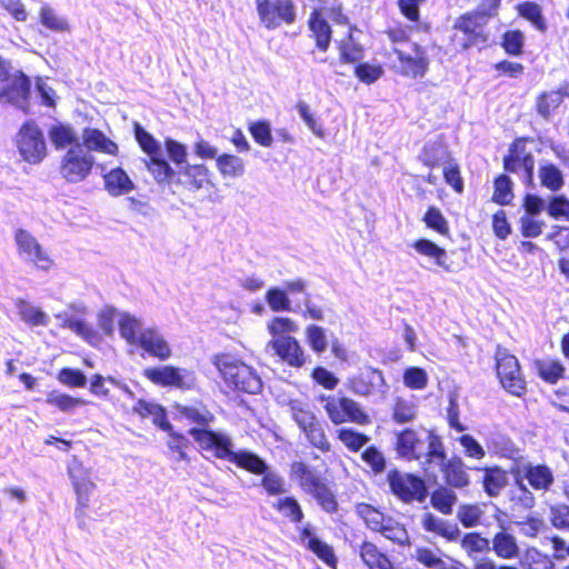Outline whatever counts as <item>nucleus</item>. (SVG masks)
Returning a JSON list of instances; mask_svg holds the SVG:
<instances>
[{
    "mask_svg": "<svg viewBox=\"0 0 569 569\" xmlns=\"http://www.w3.org/2000/svg\"><path fill=\"white\" fill-rule=\"evenodd\" d=\"M426 227L442 237L450 236V226L441 210L436 206H429L422 217Z\"/></svg>",
    "mask_w": 569,
    "mask_h": 569,
    "instance_id": "nucleus-53",
    "label": "nucleus"
},
{
    "mask_svg": "<svg viewBox=\"0 0 569 569\" xmlns=\"http://www.w3.org/2000/svg\"><path fill=\"white\" fill-rule=\"evenodd\" d=\"M119 332L129 345L138 346L143 330L138 319L129 315H123L119 321Z\"/></svg>",
    "mask_w": 569,
    "mask_h": 569,
    "instance_id": "nucleus-60",
    "label": "nucleus"
},
{
    "mask_svg": "<svg viewBox=\"0 0 569 569\" xmlns=\"http://www.w3.org/2000/svg\"><path fill=\"white\" fill-rule=\"evenodd\" d=\"M31 82L22 71H17L10 83L0 89V99H6L12 104H26L29 100Z\"/></svg>",
    "mask_w": 569,
    "mask_h": 569,
    "instance_id": "nucleus-30",
    "label": "nucleus"
},
{
    "mask_svg": "<svg viewBox=\"0 0 569 569\" xmlns=\"http://www.w3.org/2000/svg\"><path fill=\"white\" fill-rule=\"evenodd\" d=\"M512 479L523 481L531 490L546 493L555 485V475L552 469L546 463H521L516 461L509 470Z\"/></svg>",
    "mask_w": 569,
    "mask_h": 569,
    "instance_id": "nucleus-15",
    "label": "nucleus"
},
{
    "mask_svg": "<svg viewBox=\"0 0 569 569\" xmlns=\"http://www.w3.org/2000/svg\"><path fill=\"white\" fill-rule=\"evenodd\" d=\"M423 439L412 428H405L396 433L395 450L399 458L407 461H420L423 453Z\"/></svg>",
    "mask_w": 569,
    "mask_h": 569,
    "instance_id": "nucleus-23",
    "label": "nucleus"
},
{
    "mask_svg": "<svg viewBox=\"0 0 569 569\" xmlns=\"http://www.w3.org/2000/svg\"><path fill=\"white\" fill-rule=\"evenodd\" d=\"M356 29L355 26L350 27L348 33V41H342L338 46L339 49V59L342 63L350 64L360 61L363 58V48L361 44L356 43L352 37V30Z\"/></svg>",
    "mask_w": 569,
    "mask_h": 569,
    "instance_id": "nucleus-54",
    "label": "nucleus"
},
{
    "mask_svg": "<svg viewBox=\"0 0 569 569\" xmlns=\"http://www.w3.org/2000/svg\"><path fill=\"white\" fill-rule=\"evenodd\" d=\"M500 47L507 56H522L525 52V33L519 29L505 31L500 37Z\"/></svg>",
    "mask_w": 569,
    "mask_h": 569,
    "instance_id": "nucleus-52",
    "label": "nucleus"
},
{
    "mask_svg": "<svg viewBox=\"0 0 569 569\" xmlns=\"http://www.w3.org/2000/svg\"><path fill=\"white\" fill-rule=\"evenodd\" d=\"M483 511L478 503H463L457 511V519L463 528H475L481 523Z\"/></svg>",
    "mask_w": 569,
    "mask_h": 569,
    "instance_id": "nucleus-62",
    "label": "nucleus"
},
{
    "mask_svg": "<svg viewBox=\"0 0 569 569\" xmlns=\"http://www.w3.org/2000/svg\"><path fill=\"white\" fill-rule=\"evenodd\" d=\"M94 164V157L82 146H76L68 148L61 156L58 173L66 183L78 184L91 176Z\"/></svg>",
    "mask_w": 569,
    "mask_h": 569,
    "instance_id": "nucleus-11",
    "label": "nucleus"
},
{
    "mask_svg": "<svg viewBox=\"0 0 569 569\" xmlns=\"http://www.w3.org/2000/svg\"><path fill=\"white\" fill-rule=\"evenodd\" d=\"M460 547L470 559L478 555H486L490 551V539L483 537L479 531H469L460 538Z\"/></svg>",
    "mask_w": 569,
    "mask_h": 569,
    "instance_id": "nucleus-45",
    "label": "nucleus"
},
{
    "mask_svg": "<svg viewBox=\"0 0 569 569\" xmlns=\"http://www.w3.org/2000/svg\"><path fill=\"white\" fill-rule=\"evenodd\" d=\"M426 460L421 462L425 476L436 478L433 463L439 466L443 485L456 490H466L471 486L470 468L459 455L447 456L442 439L430 431L427 437Z\"/></svg>",
    "mask_w": 569,
    "mask_h": 569,
    "instance_id": "nucleus-1",
    "label": "nucleus"
},
{
    "mask_svg": "<svg viewBox=\"0 0 569 569\" xmlns=\"http://www.w3.org/2000/svg\"><path fill=\"white\" fill-rule=\"evenodd\" d=\"M293 419L313 448L319 449L321 452L330 451L331 445L326 432L320 421L310 410L297 409L293 412Z\"/></svg>",
    "mask_w": 569,
    "mask_h": 569,
    "instance_id": "nucleus-20",
    "label": "nucleus"
},
{
    "mask_svg": "<svg viewBox=\"0 0 569 569\" xmlns=\"http://www.w3.org/2000/svg\"><path fill=\"white\" fill-rule=\"evenodd\" d=\"M319 401L323 405V410L335 426L343 423H355L358 426H368L371 422L370 416L365 411L360 403L347 396L322 395Z\"/></svg>",
    "mask_w": 569,
    "mask_h": 569,
    "instance_id": "nucleus-10",
    "label": "nucleus"
},
{
    "mask_svg": "<svg viewBox=\"0 0 569 569\" xmlns=\"http://www.w3.org/2000/svg\"><path fill=\"white\" fill-rule=\"evenodd\" d=\"M272 508L291 523H300L305 519L303 509L295 496L278 498L273 502Z\"/></svg>",
    "mask_w": 569,
    "mask_h": 569,
    "instance_id": "nucleus-44",
    "label": "nucleus"
},
{
    "mask_svg": "<svg viewBox=\"0 0 569 569\" xmlns=\"http://www.w3.org/2000/svg\"><path fill=\"white\" fill-rule=\"evenodd\" d=\"M528 137L516 138L508 147V152L502 159L503 170L509 173H516L521 167L523 170L525 182L532 183L535 159L530 152L526 151Z\"/></svg>",
    "mask_w": 569,
    "mask_h": 569,
    "instance_id": "nucleus-18",
    "label": "nucleus"
},
{
    "mask_svg": "<svg viewBox=\"0 0 569 569\" xmlns=\"http://www.w3.org/2000/svg\"><path fill=\"white\" fill-rule=\"evenodd\" d=\"M142 375L151 383L162 388L188 390L196 385V377L192 371L174 366L146 368Z\"/></svg>",
    "mask_w": 569,
    "mask_h": 569,
    "instance_id": "nucleus-16",
    "label": "nucleus"
},
{
    "mask_svg": "<svg viewBox=\"0 0 569 569\" xmlns=\"http://www.w3.org/2000/svg\"><path fill=\"white\" fill-rule=\"evenodd\" d=\"M172 409L176 419L187 421L192 428H208L216 420V416L202 400L191 403L174 402Z\"/></svg>",
    "mask_w": 569,
    "mask_h": 569,
    "instance_id": "nucleus-21",
    "label": "nucleus"
},
{
    "mask_svg": "<svg viewBox=\"0 0 569 569\" xmlns=\"http://www.w3.org/2000/svg\"><path fill=\"white\" fill-rule=\"evenodd\" d=\"M490 19L491 13L487 10H469L459 14L451 27L450 48L456 52L486 49L491 38L488 29Z\"/></svg>",
    "mask_w": 569,
    "mask_h": 569,
    "instance_id": "nucleus-3",
    "label": "nucleus"
},
{
    "mask_svg": "<svg viewBox=\"0 0 569 569\" xmlns=\"http://www.w3.org/2000/svg\"><path fill=\"white\" fill-rule=\"evenodd\" d=\"M133 133L140 149L149 157L148 160L144 161L147 170L157 183L170 184L174 177V170L162 157L160 143L138 122L133 124Z\"/></svg>",
    "mask_w": 569,
    "mask_h": 569,
    "instance_id": "nucleus-7",
    "label": "nucleus"
},
{
    "mask_svg": "<svg viewBox=\"0 0 569 569\" xmlns=\"http://www.w3.org/2000/svg\"><path fill=\"white\" fill-rule=\"evenodd\" d=\"M383 382L382 371L376 368H367L347 380V388L357 396L372 395Z\"/></svg>",
    "mask_w": 569,
    "mask_h": 569,
    "instance_id": "nucleus-28",
    "label": "nucleus"
},
{
    "mask_svg": "<svg viewBox=\"0 0 569 569\" xmlns=\"http://www.w3.org/2000/svg\"><path fill=\"white\" fill-rule=\"evenodd\" d=\"M536 370L538 377L549 385H556L563 378L566 369L560 360H537Z\"/></svg>",
    "mask_w": 569,
    "mask_h": 569,
    "instance_id": "nucleus-51",
    "label": "nucleus"
},
{
    "mask_svg": "<svg viewBox=\"0 0 569 569\" xmlns=\"http://www.w3.org/2000/svg\"><path fill=\"white\" fill-rule=\"evenodd\" d=\"M16 147L21 159L29 164H39L48 156L44 134L33 120L21 124L17 132Z\"/></svg>",
    "mask_w": 569,
    "mask_h": 569,
    "instance_id": "nucleus-13",
    "label": "nucleus"
},
{
    "mask_svg": "<svg viewBox=\"0 0 569 569\" xmlns=\"http://www.w3.org/2000/svg\"><path fill=\"white\" fill-rule=\"evenodd\" d=\"M413 56L393 48V53L400 63L401 74L410 78L423 77L429 68V59L423 47L417 42L411 43Z\"/></svg>",
    "mask_w": 569,
    "mask_h": 569,
    "instance_id": "nucleus-22",
    "label": "nucleus"
},
{
    "mask_svg": "<svg viewBox=\"0 0 569 569\" xmlns=\"http://www.w3.org/2000/svg\"><path fill=\"white\" fill-rule=\"evenodd\" d=\"M270 346L280 360L292 368H302L308 360L301 343L295 338L271 339Z\"/></svg>",
    "mask_w": 569,
    "mask_h": 569,
    "instance_id": "nucleus-24",
    "label": "nucleus"
},
{
    "mask_svg": "<svg viewBox=\"0 0 569 569\" xmlns=\"http://www.w3.org/2000/svg\"><path fill=\"white\" fill-rule=\"evenodd\" d=\"M82 148L87 152H98L111 157H118L120 148L116 141L110 139L102 130L87 127L82 130Z\"/></svg>",
    "mask_w": 569,
    "mask_h": 569,
    "instance_id": "nucleus-26",
    "label": "nucleus"
},
{
    "mask_svg": "<svg viewBox=\"0 0 569 569\" xmlns=\"http://www.w3.org/2000/svg\"><path fill=\"white\" fill-rule=\"evenodd\" d=\"M569 96L566 88L543 91L536 98V111L545 120H550L556 110L563 101V97Z\"/></svg>",
    "mask_w": 569,
    "mask_h": 569,
    "instance_id": "nucleus-39",
    "label": "nucleus"
},
{
    "mask_svg": "<svg viewBox=\"0 0 569 569\" xmlns=\"http://www.w3.org/2000/svg\"><path fill=\"white\" fill-rule=\"evenodd\" d=\"M268 331L272 339L290 338V333L298 331V325L288 317H274L268 323Z\"/></svg>",
    "mask_w": 569,
    "mask_h": 569,
    "instance_id": "nucleus-63",
    "label": "nucleus"
},
{
    "mask_svg": "<svg viewBox=\"0 0 569 569\" xmlns=\"http://www.w3.org/2000/svg\"><path fill=\"white\" fill-rule=\"evenodd\" d=\"M188 435L192 437L202 451L211 452L216 459L229 461L250 473L263 471L264 460L262 458L246 450L233 451L231 438L223 432L208 427L190 428Z\"/></svg>",
    "mask_w": 569,
    "mask_h": 569,
    "instance_id": "nucleus-2",
    "label": "nucleus"
},
{
    "mask_svg": "<svg viewBox=\"0 0 569 569\" xmlns=\"http://www.w3.org/2000/svg\"><path fill=\"white\" fill-rule=\"evenodd\" d=\"M475 470L482 471V488L490 498L498 497L508 483L507 471L500 466L476 467Z\"/></svg>",
    "mask_w": 569,
    "mask_h": 569,
    "instance_id": "nucleus-34",
    "label": "nucleus"
},
{
    "mask_svg": "<svg viewBox=\"0 0 569 569\" xmlns=\"http://www.w3.org/2000/svg\"><path fill=\"white\" fill-rule=\"evenodd\" d=\"M289 476L303 493L316 501L323 512L328 515L338 512L337 496L329 481L318 470L303 460H296L289 466Z\"/></svg>",
    "mask_w": 569,
    "mask_h": 569,
    "instance_id": "nucleus-4",
    "label": "nucleus"
},
{
    "mask_svg": "<svg viewBox=\"0 0 569 569\" xmlns=\"http://www.w3.org/2000/svg\"><path fill=\"white\" fill-rule=\"evenodd\" d=\"M337 439L352 453L359 452L370 441V437L351 427H342L336 431Z\"/></svg>",
    "mask_w": 569,
    "mask_h": 569,
    "instance_id": "nucleus-48",
    "label": "nucleus"
},
{
    "mask_svg": "<svg viewBox=\"0 0 569 569\" xmlns=\"http://www.w3.org/2000/svg\"><path fill=\"white\" fill-rule=\"evenodd\" d=\"M61 327L71 330L91 346L97 347L102 341V336L100 332L97 331L92 325L87 322L84 319L67 317L63 319Z\"/></svg>",
    "mask_w": 569,
    "mask_h": 569,
    "instance_id": "nucleus-42",
    "label": "nucleus"
},
{
    "mask_svg": "<svg viewBox=\"0 0 569 569\" xmlns=\"http://www.w3.org/2000/svg\"><path fill=\"white\" fill-rule=\"evenodd\" d=\"M490 550L498 559L508 561L518 559L521 553L517 537L503 526L492 535Z\"/></svg>",
    "mask_w": 569,
    "mask_h": 569,
    "instance_id": "nucleus-25",
    "label": "nucleus"
},
{
    "mask_svg": "<svg viewBox=\"0 0 569 569\" xmlns=\"http://www.w3.org/2000/svg\"><path fill=\"white\" fill-rule=\"evenodd\" d=\"M48 137L56 150L81 146L76 129L70 123L57 122L48 130Z\"/></svg>",
    "mask_w": 569,
    "mask_h": 569,
    "instance_id": "nucleus-36",
    "label": "nucleus"
},
{
    "mask_svg": "<svg viewBox=\"0 0 569 569\" xmlns=\"http://www.w3.org/2000/svg\"><path fill=\"white\" fill-rule=\"evenodd\" d=\"M493 358L496 376L501 387L513 397H523L528 388L518 358L500 345L496 347Z\"/></svg>",
    "mask_w": 569,
    "mask_h": 569,
    "instance_id": "nucleus-9",
    "label": "nucleus"
},
{
    "mask_svg": "<svg viewBox=\"0 0 569 569\" xmlns=\"http://www.w3.org/2000/svg\"><path fill=\"white\" fill-rule=\"evenodd\" d=\"M268 465L264 461L263 471L254 475L261 476L260 486L263 488V490L269 497L280 498L288 490L286 481L280 475L273 471H268Z\"/></svg>",
    "mask_w": 569,
    "mask_h": 569,
    "instance_id": "nucleus-50",
    "label": "nucleus"
},
{
    "mask_svg": "<svg viewBox=\"0 0 569 569\" xmlns=\"http://www.w3.org/2000/svg\"><path fill=\"white\" fill-rule=\"evenodd\" d=\"M67 475L76 495L74 515L80 527L86 526L87 511L90 507V500L97 490V485L92 479L90 468L78 458L72 457L67 466Z\"/></svg>",
    "mask_w": 569,
    "mask_h": 569,
    "instance_id": "nucleus-6",
    "label": "nucleus"
},
{
    "mask_svg": "<svg viewBox=\"0 0 569 569\" xmlns=\"http://www.w3.org/2000/svg\"><path fill=\"white\" fill-rule=\"evenodd\" d=\"M357 516L365 522L366 527L372 532L381 533L386 539L399 546H407L410 538L406 527L385 515L375 506L360 502L356 506Z\"/></svg>",
    "mask_w": 569,
    "mask_h": 569,
    "instance_id": "nucleus-8",
    "label": "nucleus"
},
{
    "mask_svg": "<svg viewBox=\"0 0 569 569\" xmlns=\"http://www.w3.org/2000/svg\"><path fill=\"white\" fill-rule=\"evenodd\" d=\"M151 357L164 361L171 357V348L168 342L153 329H144L138 343Z\"/></svg>",
    "mask_w": 569,
    "mask_h": 569,
    "instance_id": "nucleus-37",
    "label": "nucleus"
},
{
    "mask_svg": "<svg viewBox=\"0 0 569 569\" xmlns=\"http://www.w3.org/2000/svg\"><path fill=\"white\" fill-rule=\"evenodd\" d=\"M178 178L171 182L182 186L189 191H198L209 182V170L204 164L186 163L179 171Z\"/></svg>",
    "mask_w": 569,
    "mask_h": 569,
    "instance_id": "nucleus-32",
    "label": "nucleus"
},
{
    "mask_svg": "<svg viewBox=\"0 0 569 569\" xmlns=\"http://www.w3.org/2000/svg\"><path fill=\"white\" fill-rule=\"evenodd\" d=\"M46 402L64 413H72L80 407L91 405V402L87 399L73 397L56 390L47 395Z\"/></svg>",
    "mask_w": 569,
    "mask_h": 569,
    "instance_id": "nucleus-47",
    "label": "nucleus"
},
{
    "mask_svg": "<svg viewBox=\"0 0 569 569\" xmlns=\"http://www.w3.org/2000/svg\"><path fill=\"white\" fill-rule=\"evenodd\" d=\"M223 382L233 391L256 395L262 389V381L256 370L240 358L221 352L212 359Z\"/></svg>",
    "mask_w": 569,
    "mask_h": 569,
    "instance_id": "nucleus-5",
    "label": "nucleus"
},
{
    "mask_svg": "<svg viewBox=\"0 0 569 569\" xmlns=\"http://www.w3.org/2000/svg\"><path fill=\"white\" fill-rule=\"evenodd\" d=\"M516 10L518 16L528 21L538 32L546 33L548 31V23L543 16L542 7L537 2L522 1L516 6Z\"/></svg>",
    "mask_w": 569,
    "mask_h": 569,
    "instance_id": "nucleus-41",
    "label": "nucleus"
},
{
    "mask_svg": "<svg viewBox=\"0 0 569 569\" xmlns=\"http://www.w3.org/2000/svg\"><path fill=\"white\" fill-rule=\"evenodd\" d=\"M248 131L253 141L263 148H269L273 143L271 123L267 119L251 121L248 124Z\"/></svg>",
    "mask_w": 569,
    "mask_h": 569,
    "instance_id": "nucleus-57",
    "label": "nucleus"
},
{
    "mask_svg": "<svg viewBox=\"0 0 569 569\" xmlns=\"http://www.w3.org/2000/svg\"><path fill=\"white\" fill-rule=\"evenodd\" d=\"M415 560L423 569H465L461 561L443 556L428 547H418L415 551Z\"/></svg>",
    "mask_w": 569,
    "mask_h": 569,
    "instance_id": "nucleus-31",
    "label": "nucleus"
},
{
    "mask_svg": "<svg viewBox=\"0 0 569 569\" xmlns=\"http://www.w3.org/2000/svg\"><path fill=\"white\" fill-rule=\"evenodd\" d=\"M256 10L260 24L267 30L291 26L297 20L293 0H256Z\"/></svg>",
    "mask_w": 569,
    "mask_h": 569,
    "instance_id": "nucleus-14",
    "label": "nucleus"
},
{
    "mask_svg": "<svg viewBox=\"0 0 569 569\" xmlns=\"http://www.w3.org/2000/svg\"><path fill=\"white\" fill-rule=\"evenodd\" d=\"M508 500L512 511H528L536 506L533 490L517 479H513V486L508 492Z\"/></svg>",
    "mask_w": 569,
    "mask_h": 569,
    "instance_id": "nucleus-40",
    "label": "nucleus"
},
{
    "mask_svg": "<svg viewBox=\"0 0 569 569\" xmlns=\"http://www.w3.org/2000/svg\"><path fill=\"white\" fill-rule=\"evenodd\" d=\"M512 199L513 192L511 179L505 173L497 176L493 180L491 200L497 204L507 206L512 201Z\"/></svg>",
    "mask_w": 569,
    "mask_h": 569,
    "instance_id": "nucleus-59",
    "label": "nucleus"
},
{
    "mask_svg": "<svg viewBox=\"0 0 569 569\" xmlns=\"http://www.w3.org/2000/svg\"><path fill=\"white\" fill-rule=\"evenodd\" d=\"M539 178L541 186L552 192L559 191L565 184L562 172L553 163L541 166L539 168Z\"/></svg>",
    "mask_w": 569,
    "mask_h": 569,
    "instance_id": "nucleus-56",
    "label": "nucleus"
},
{
    "mask_svg": "<svg viewBox=\"0 0 569 569\" xmlns=\"http://www.w3.org/2000/svg\"><path fill=\"white\" fill-rule=\"evenodd\" d=\"M358 556L367 569H399L389 555L369 539L360 542Z\"/></svg>",
    "mask_w": 569,
    "mask_h": 569,
    "instance_id": "nucleus-27",
    "label": "nucleus"
},
{
    "mask_svg": "<svg viewBox=\"0 0 569 569\" xmlns=\"http://www.w3.org/2000/svg\"><path fill=\"white\" fill-rule=\"evenodd\" d=\"M164 431L169 436L167 446L169 450L176 455V459L178 461H189L187 450L191 445L188 438L183 433L174 431L172 426L170 430Z\"/></svg>",
    "mask_w": 569,
    "mask_h": 569,
    "instance_id": "nucleus-61",
    "label": "nucleus"
},
{
    "mask_svg": "<svg viewBox=\"0 0 569 569\" xmlns=\"http://www.w3.org/2000/svg\"><path fill=\"white\" fill-rule=\"evenodd\" d=\"M411 246L417 253L432 259L438 267L442 268L446 271H450L449 266L446 263V250L438 246L432 240L427 238H420L413 241Z\"/></svg>",
    "mask_w": 569,
    "mask_h": 569,
    "instance_id": "nucleus-46",
    "label": "nucleus"
},
{
    "mask_svg": "<svg viewBox=\"0 0 569 569\" xmlns=\"http://www.w3.org/2000/svg\"><path fill=\"white\" fill-rule=\"evenodd\" d=\"M103 188L111 197H120L130 193L136 186L127 171L116 167L102 174Z\"/></svg>",
    "mask_w": 569,
    "mask_h": 569,
    "instance_id": "nucleus-33",
    "label": "nucleus"
},
{
    "mask_svg": "<svg viewBox=\"0 0 569 569\" xmlns=\"http://www.w3.org/2000/svg\"><path fill=\"white\" fill-rule=\"evenodd\" d=\"M216 164L223 177H240L244 172V163L241 158L230 153H222L216 158Z\"/></svg>",
    "mask_w": 569,
    "mask_h": 569,
    "instance_id": "nucleus-58",
    "label": "nucleus"
},
{
    "mask_svg": "<svg viewBox=\"0 0 569 569\" xmlns=\"http://www.w3.org/2000/svg\"><path fill=\"white\" fill-rule=\"evenodd\" d=\"M525 560L528 569H555L550 556L536 547H529L525 550Z\"/></svg>",
    "mask_w": 569,
    "mask_h": 569,
    "instance_id": "nucleus-64",
    "label": "nucleus"
},
{
    "mask_svg": "<svg viewBox=\"0 0 569 569\" xmlns=\"http://www.w3.org/2000/svg\"><path fill=\"white\" fill-rule=\"evenodd\" d=\"M133 413L138 415L141 419L151 418L152 423L161 430H170L171 423L168 420L167 410L163 406L154 402L139 399L133 408Z\"/></svg>",
    "mask_w": 569,
    "mask_h": 569,
    "instance_id": "nucleus-35",
    "label": "nucleus"
},
{
    "mask_svg": "<svg viewBox=\"0 0 569 569\" xmlns=\"http://www.w3.org/2000/svg\"><path fill=\"white\" fill-rule=\"evenodd\" d=\"M457 502L458 496L455 489L446 485L438 486L430 493V505L441 515H451Z\"/></svg>",
    "mask_w": 569,
    "mask_h": 569,
    "instance_id": "nucleus-43",
    "label": "nucleus"
},
{
    "mask_svg": "<svg viewBox=\"0 0 569 569\" xmlns=\"http://www.w3.org/2000/svg\"><path fill=\"white\" fill-rule=\"evenodd\" d=\"M386 480L389 491L403 503H422L428 497L426 481L418 475L393 468L388 471Z\"/></svg>",
    "mask_w": 569,
    "mask_h": 569,
    "instance_id": "nucleus-12",
    "label": "nucleus"
},
{
    "mask_svg": "<svg viewBox=\"0 0 569 569\" xmlns=\"http://www.w3.org/2000/svg\"><path fill=\"white\" fill-rule=\"evenodd\" d=\"M317 6L311 8L307 27L315 47L320 52H327L330 48L333 30L326 18V0H312Z\"/></svg>",
    "mask_w": 569,
    "mask_h": 569,
    "instance_id": "nucleus-19",
    "label": "nucleus"
},
{
    "mask_svg": "<svg viewBox=\"0 0 569 569\" xmlns=\"http://www.w3.org/2000/svg\"><path fill=\"white\" fill-rule=\"evenodd\" d=\"M442 176L445 182L457 193L462 194L465 191V181L461 174L459 163L453 159L449 158L445 161L442 168Z\"/></svg>",
    "mask_w": 569,
    "mask_h": 569,
    "instance_id": "nucleus-55",
    "label": "nucleus"
},
{
    "mask_svg": "<svg viewBox=\"0 0 569 569\" xmlns=\"http://www.w3.org/2000/svg\"><path fill=\"white\" fill-rule=\"evenodd\" d=\"M421 525L426 531L432 532L449 542L457 541L460 537V530L457 525L440 519L431 512L423 515Z\"/></svg>",
    "mask_w": 569,
    "mask_h": 569,
    "instance_id": "nucleus-38",
    "label": "nucleus"
},
{
    "mask_svg": "<svg viewBox=\"0 0 569 569\" xmlns=\"http://www.w3.org/2000/svg\"><path fill=\"white\" fill-rule=\"evenodd\" d=\"M14 243L18 254L37 269L48 271L53 266V259L30 231L18 228L14 231Z\"/></svg>",
    "mask_w": 569,
    "mask_h": 569,
    "instance_id": "nucleus-17",
    "label": "nucleus"
},
{
    "mask_svg": "<svg viewBox=\"0 0 569 569\" xmlns=\"http://www.w3.org/2000/svg\"><path fill=\"white\" fill-rule=\"evenodd\" d=\"M452 158L446 148L439 142H430L423 146L419 160L421 163L430 170L438 168L443 164L445 161Z\"/></svg>",
    "mask_w": 569,
    "mask_h": 569,
    "instance_id": "nucleus-49",
    "label": "nucleus"
},
{
    "mask_svg": "<svg viewBox=\"0 0 569 569\" xmlns=\"http://www.w3.org/2000/svg\"><path fill=\"white\" fill-rule=\"evenodd\" d=\"M298 533L301 541L307 539L306 548L311 551L319 560H321L329 568L338 567V558L333 548L316 537L312 533L310 526L300 528Z\"/></svg>",
    "mask_w": 569,
    "mask_h": 569,
    "instance_id": "nucleus-29",
    "label": "nucleus"
}]
</instances>
